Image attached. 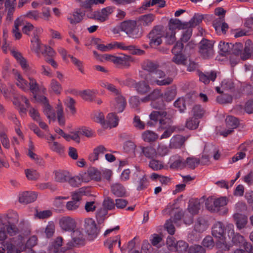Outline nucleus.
<instances>
[{"label":"nucleus","instance_id":"obj_28","mask_svg":"<svg viewBox=\"0 0 253 253\" xmlns=\"http://www.w3.org/2000/svg\"><path fill=\"white\" fill-rule=\"evenodd\" d=\"M145 80L139 82L135 84V88L139 94H144L150 91L151 88Z\"/></svg>","mask_w":253,"mask_h":253},{"label":"nucleus","instance_id":"obj_62","mask_svg":"<svg viewBox=\"0 0 253 253\" xmlns=\"http://www.w3.org/2000/svg\"><path fill=\"white\" fill-rule=\"evenodd\" d=\"M49 146L51 150L57 153H60L63 151V147L59 143L55 141H48Z\"/></svg>","mask_w":253,"mask_h":253},{"label":"nucleus","instance_id":"obj_33","mask_svg":"<svg viewBox=\"0 0 253 253\" xmlns=\"http://www.w3.org/2000/svg\"><path fill=\"white\" fill-rule=\"evenodd\" d=\"M142 154L149 159H153L157 155V152L154 148L149 146L147 147H141Z\"/></svg>","mask_w":253,"mask_h":253},{"label":"nucleus","instance_id":"obj_38","mask_svg":"<svg viewBox=\"0 0 253 253\" xmlns=\"http://www.w3.org/2000/svg\"><path fill=\"white\" fill-rule=\"evenodd\" d=\"M86 194L85 189L81 188L71 194L72 200L80 204V201L83 196Z\"/></svg>","mask_w":253,"mask_h":253},{"label":"nucleus","instance_id":"obj_41","mask_svg":"<svg viewBox=\"0 0 253 253\" xmlns=\"http://www.w3.org/2000/svg\"><path fill=\"white\" fill-rule=\"evenodd\" d=\"M174 56L172 58V61L177 65H185L187 58L181 53H172Z\"/></svg>","mask_w":253,"mask_h":253},{"label":"nucleus","instance_id":"obj_52","mask_svg":"<svg viewBox=\"0 0 253 253\" xmlns=\"http://www.w3.org/2000/svg\"><path fill=\"white\" fill-rule=\"evenodd\" d=\"M170 167L173 169H182L186 167L185 161L179 157L171 163Z\"/></svg>","mask_w":253,"mask_h":253},{"label":"nucleus","instance_id":"obj_58","mask_svg":"<svg viewBox=\"0 0 253 253\" xmlns=\"http://www.w3.org/2000/svg\"><path fill=\"white\" fill-rule=\"evenodd\" d=\"M88 175L91 179H94L96 181H99L101 179V174L100 172L96 169H90L88 171Z\"/></svg>","mask_w":253,"mask_h":253},{"label":"nucleus","instance_id":"obj_21","mask_svg":"<svg viewBox=\"0 0 253 253\" xmlns=\"http://www.w3.org/2000/svg\"><path fill=\"white\" fill-rule=\"evenodd\" d=\"M158 67L159 65L156 62L149 60H145L141 63L142 69L149 73H154Z\"/></svg>","mask_w":253,"mask_h":253},{"label":"nucleus","instance_id":"obj_59","mask_svg":"<svg viewBox=\"0 0 253 253\" xmlns=\"http://www.w3.org/2000/svg\"><path fill=\"white\" fill-rule=\"evenodd\" d=\"M200 209V205L199 203H190L187 209V212L191 213L193 215H195L198 213Z\"/></svg>","mask_w":253,"mask_h":253},{"label":"nucleus","instance_id":"obj_53","mask_svg":"<svg viewBox=\"0 0 253 253\" xmlns=\"http://www.w3.org/2000/svg\"><path fill=\"white\" fill-rule=\"evenodd\" d=\"M149 166L154 170H160L164 167L162 162L155 159H152L149 162Z\"/></svg>","mask_w":253,"mask_h":253},{"label":"nucleus","instance_id":"obj_19","mask_svg":"<svg viewBox=\"0 0 253 253\" xmlns=\"http://www.w3.org/2000/svg\"><path fill=\"white\" fill-rule=\"evenodd\" d=\"M169 31L174 32L176 29H184L188 28V24L187 22H181L178 19H171L169 23Z\"/></svg>","mask_w":253,"mask_h":253},{"label":"nucleus","instance_id":"obj_29","mask_svg":"<svg viewBox=\"0 0 253 253\" xmlns=\"http://www.w3.org/2000/svg\"><path fill=\"white\" fill-rule=\"evenodd\" d=\"M119 119L115 113H109L108 114L105 127H109L110 128L116 127L118 125Z\"/></svg>","mask_w":253,"mask_h":253},{"label":"nucleus","instance_id":"obj_10","mask_svg":"<svg viewBox=\"0 0 253 253\" xmlns=\"http://www.w3.org/2000/svg\"><path fill=\"white\" fill-rule=\"evenodd\" d=\"M60 225L61 228L66 231H73L76 227V222L75 220L70 217L65 216L60 220Z\"/></svg>","mask_w":253,"mask_h":253},{"label":"nucleus","instance_id":"obj_55","mask_svg":"<svg viewBox=\"0 0 253 253\" xmlns=\"http://www.w3.org/2000/svg\"><path fill=\"white\" fill-rule=\"evenodd\" d=\"M32 43V49L37 53H39L41 48V44L39 42V39L37 35H34L32 40H31Z\"/></svg>","mask_w":253,"mask_h":253},{"label":"nucleus","instance_id":"obj_17","mask_svg":"<svg viewBox=\"0 0 253 253\" xmlns=\"http://www.w3.org/2000/svg\"><path fill=\"white\" fill-rule=\"evenodd\" d=\"M212 235L213 237L220 239L224 237L225 227L221 222H217L213 225Z\"/></svg>","mask_w":253,"mask_h":253},{"label":"nucleus","instance_id":"obj_18","mask_svg":"<svg viewBox=\"0 0 253 253\" xmlns=\"http://www.w3.org/2000/svg\"><path fill=\"white\" fill-rule=\"evenodd\" d=\"M233 217L237 227L239 229L244 228L247 224L248 217L244 214L235 213Z\"/></svg>","mask_w":253,"mask_h":253},{"label":"nucleus","instance_id":"obj_36","mask_svg":"<svg viewBox=\"0 0 253 253\" xmlns=\"http://www.w3.org/2000/svg\"><path fill=\"white\" fill-rule=\"evenodd\" d=\"M185 140L186 139L185 137L178 135L171 138L170 144L175 148H180L183 145Z\"/></svg>","mask_w":253,"mask_h":253},{"label":"nucleus","instance_id":"obj_57","mask_svg":"<svg viewBox=\"0 0 253 253\" xmlns=\"http://www.w3.org/2000/svg\"><path fill=\"white\" fill-rule=\"evenodd\" d=\"M151 106L154 109H158L160 111H166L167 110L166 105L162 100L151 102Z\"/></svg>","mask_w":253,"mask_h":253},{"label":"nucleus","instance_id":"obj_22","mask_svg":"<svg viewBox=\"0 0 253 253\" xmlns=\"http://www.w3.org/2000/svg\"><path fill=\"white\" fill-rule=\"evenodd\" d=\"M208 227V221L202 217H198L195 221L194 229L198 232H203Z\"/></svg>","mask_w":253,"mask_h":253},{"label":"nucleus","instance_id":"obj_32","mask_svg":"<svg viewBox=\"0 0 253 253\" xmlns=\"http://www.w3.org/2000/svg\"><path fill=\"white\" fill-rule=\"evenodd\" d=\"M70 178V173L67 171L59 170L55 172V180L59 182L67 181Z\"/></svg>","mask_w":253,"mask_h":253},{"label":"nucleus","instance_id":"obj_11","mask_svg":"<svg viewBox=\"0 0 253 253\" xmlns=\"http://www.w3.org/2000/svg\"><path fill=\"white\" fill-rule=\"evenodd\" d=\"M37 197L38 194L35 192L25 191L19 193V201L20 203L28 204L34 202Z\"/></svg>","mask_w":253,"mask_h":253},{"label":"nucleus","instance_id":"obj_49","mask_svg":"<svg viewBox=\"0 0 253 253\" xmlns=\"http://www.w3.org/2000/svg\"><path fill=\"white\" fill-rule=\"evenodd\" d=\"M186 167L191 169H194L200 163V160L196 158L188 157L186 159Z\"/></svg>","mask_w":253,"mask_h":253},{"label":"nucleus","instance_id":"obj_61","mask_svg":"<svg viewBox=\"0 0 253 253\" xmlns=\"http://www.w3.org/2000/svg\"><path fill=\"white\" fill-rule=\"evenodd\" d=\"M188 253H206V251L201 246L194 245L189 247Z\"/></svg>","mask_w":253,"mask_h":253},{"label":"nucleus","instance_id":"obj_26","mask_svg":"<svg viewBox=\"0 0 253 253\" xmlns=\"http://www.w3.org/2000/svg\"><path fill=\"white\" fill-rule=\"evenodd\" d=\"M115 98V109L118 113H121L125 109L126 103L125 98L120 94Z\"/></svg>","mask_w":253,"mask_h":253},{"label":"nucleus","instance_id":"obj_3","mask_svg":"<svg viewBox=\"0 0 253 253\" xmlns=\"http://www.w3.org/2000/svg\"><path fill=\"white\" fill-rule=\"evenodd\" d=\"M252 42L248 40L245 43V46L241 42H236L235 44H231V53L245 60L249 59L253 52Z\"/></svg>","mask_w":253,"mask_h":253},{"label":"nucleus","instance_id":"obj_9","mask_svg":"<svg viewBox=\"0 0 253 253\" xmlns=\"http://www.w3.org/2000/svg\"><path fill=\"white\" fill-rule=\"evenodd\" d=\"M84 229L88 236L94 237H96L99 232V230L97 228L95 222L90 218L85 219Z\"/></svg>","mask_w":253,"mask_h":253},{"label":"nucleus","instance_id":"obj_54","mask_svg":"<svg viewBox=\"0 0 253 253\" xmlns=\"http://www.w3.org/2000/svg\"><path fill=\"white\" fill-rule=\"evenodd\" d=\"M107 212V210L104 208L100 209L97 211L96 217L99 223H101L103 222L105 218Z\"/></svg>","mask_w":253,"mask_h":253},{"label":"nucleus","instance_id":"obj_51","mask_svg":"<svg viewBox=\"0 0 253 253\" xmlns=\"http://www.w3.org/2000/svg\"><path fill=\"white\" fill-rule=\"evenodd\" d=\"M232 100V96L227 94L219 95L216 98V101L220 104L231 103Z\"/></svg>","mask_w":253,"mask_h":253},{"label":"nucleus","instance_id":"obj_50","mask_svg":"<svg viewBox=\"0 0 253 253\" xmlns=\"http://www.w3.org/2000/svg\"><path fill=\"white\" fill-rule=\"evenodd\" d=\"M25 173L27 178L30 180H36L40 177L39 173L36 170L27 169L25 170Z\"/></svg>","mask_w":253,"mask_h":253},{"label":"nucleus","instance_id":"obj_13","mask_svg":"<svg viewBox=\"0 0 253 253\" xmlns=\"http://www.w3.org/2000/svg\"><path fill=\"white\" fill-rule=\"evenodd\" d=\"M13 74L16 85L24 91L28 92L29 91L28 81L24 79L21 74L17 71L13 70Z\"/></svg>","mask_w":253,"mask_h":253},{"label":"nucleus","instance_id":"obj_37","mask_svg":"<svg viewBox=\"0 0 253 253\" xmlns=\"http://www.w3.org/2000/svg\"><path fill=\"white\" fill-rule=\"evenodd\" d=\"M231 44L224 42L220 41L218 44V48L220 54L222 55H226L231 53Z\"/></svg>","mask_w":253,"mask_h":253},{"label":"nucleus","instance_id":"obj_1","mask_svg":"<svg viewBox=\"0 0 253 253\" xmlns=\"http://www.w3.org/2000/svg\"><path fill=\"white\" fill-rule=\"evenodd\" d=\"M144 79L152 85H168L171 84L173 81L171 78L167 77L166 73L161 70H157L154 73H148L144 77Z\"/></svg>","mask_w":253,"mask_h":253},{"label":"nucleus","instance_id":"obj_15","mask_svg":"<svg viewBox=\"0 0 253 253\" xmlns=\"http://www.w3.org/2000/svg\"><path fill=\"white\" fill-rule=\"evenodd\" d=\"M199 80L205 84H208L210 81L214 82L217 77V72L211 71L206 73H199Z\"/></svg>","mask_w":253,"mask_h":253},{"label":"nucleus","instance_id":"obj_42","mask_svg":"<svg viewBox=\"0 0 253 253\" xmlns=\"http://www.w3.org/2000/svg\"><path fill=\"white\" fill-rule=\"evenodd\" d=\"M5 251L7 253H20L25 249V246L22 245L20 249H16L14 245L8 242L5 243Z\"/></svg>","mask_w":253,"mask_h":253},{"label":"nucleus","instance_id":"obj_63","mask_svg":"<svg viewBox=\"0 0 253 253\" xmlns=\"http://www.w3.org/2000/svg\"><path fill=\"white\" fill-rule=\"evenodd\" d=\"M174 221L171 219L167 220L165 224V228L168 232L170 235H173L175 233V227L173 225Z\"/></svg>","mask_w":253,"mask_h":253},{"label":"nucleus","instance_id":"obj_39","mask_svg":"<svg viewBox=\"0 0 253 253\" xmlns=\"http://www.w3.org/2000/svg\"><path fill=\"white\" fill-rule=\"evenodd\" d=\"M101 86L107 89L114 95H120V94H121V90L119 88H117L113 84H111L108 82H102L101 83Z\"/></svg>","mask_w":253,"mask_h":253},{"label":"nucleus","instance_id":"obj_45","mask_svg":"<svg viewBox=\"0 0 253 253\" xmlns=\"http://www.w3.org/2000/svg\"><path fill=\"white\" fill-rule=\"evenodd\" d=\"M199 121L195 118L192 117L186 120L185 126L189 129H195L199 126Z\"/></svg>","mask_w":253,"mask_h":253},{"label":"nucleus","instance_id":"obj_48","mask_svg":"<svg viewBox=\"0 0 253 253\" xmlns=\"http://www.w3.org/2000/svg\"><path fill=\"white\" fill-rule=\"evenodd\" d=\"M187 249H188V244L186 242L182 240L176 243L175 247L174 249V250L179 253H184Z\"/></svg>","mask_w":253,"mask_h":253},{"label":"nucleus","instance_id":"obj_43","mask_svg":"<svg viewBox=\"0 0 253 253\" xmlns=\"http://www.w3.org/2000/svg\"><path fill=\"white\" fill-rule=\"evenodd\" d=\"M136 189L138 191L142 190L147 188L148 185V181L146 176L143 175L139 177L138 180L135 182Z\"/></svg>","mask_w":253,"mask_h":253},{"label":"nucleus","instance_id":"obj_30","mask_svg":"<svg viewBox=\"0 0 253 253\" xmlns=\"http://www.w3.org/2000/svg\"><path fill=\"white\" fill-rule=\"evenodd\" d=\"M107 149L103 145H99L93 150V152L89 157L90 161L94 162L98 159L99 156L107 151Z\"/></svg>","mask_w":253,"mask_h":253},{"label":"nucleus","instance_id":"obj_64","mask_svg":"<svg viewBox=\"0 0 253 253\" xmlns=\"http://www.w3.org/2000/svg\"><path fill=\"white\" fill-rule=\"evenodd\" d=\"M174 106L177 108L179 111L181 112H184L186 109V105L185 101L183 98H179L177 99L174 103Z\"/></svg>","mask_w":253,"mask_h":253},{"label":"nucleus","instance_id":"obj_40","mask_svg":"<svg viewBox=\"0 0 253 253\" xmlns=\"http://www.w3.org/2000/svg\"><path fill=\"white\" fill-rule=\"evenodd\" d=\"M5 231L6 233L11 236H15L19 232V229L17 226L10 221H7V224H5Z\"/></svg>","mask_w":253,"mask_h":253},{"label":"nucleus","instance_id":"obj_2","mask_svg":"<svg viewBox=\"0 0 253 253\" xmlns=\"http://www.w3.org/2000/svg\"><path fill=\"white\" fill-rule=\"evenodd\" d=\"M121 31L124 32L128 37L133 39H139L143 35V30L137 26L134 20H127L122 22L119 26Z\"/></svg>","mask_w":253,"mask_h":253},{"label":"nucleus","instance_id":"obj_60","mask_svg":"<svg viewBox=\"0 0 253 253\" xmlns=\"http://www.w3.org/2000/svg\"><path fill=\"white\" fill-rule=\"evenodd\" d=\"M127 50L133 55H142L145 54L144 50L137 48L133 45H127Z\"/></svg>","mask_w":253,"mask_h":253},{"label":"nucleus","instance_id":"obj_31","mask_svg":"<svg viewBox=\"0 0 253 253\" xmlns=\"http://www.w3.org/2000/svg\"><path fill=\"white\" fill-rule=\"evenodd\" d=\"M142 139L146 142H152L158 138V135L151 130H146L142 134Z\"/></svg>","mask_w":253,"mask_h":253},{"label":"nucleus","instance_id":"obj_12","mask_svg":"<svg viewBox=\"0 0 253 253\" xmlns=\"http://www.w3.org/2000/svg\"><path fill=\"white\" fill-rule=\"evenodd\" d=\"M84 15V11L77 8L68 15L67 19L71 24L75 25L81 22Z\"/></svg>","mask_w":253,"mask_h":253},{"label":"nucleus","instance_id":"obj_4","mask_svg":"<svg viewBox=\"0 0 253 253\" xmlns=\"http://www.w3.org/2000/svg\"><path fill=\"white\" fill-rule=\"evenodd\" d=\"M227 204V199L222 197L217 199L209 197L205 202L206 208L211 212H219L220 214H226L228 210L225 207Z\"/></svg>","mask_w":253,"mask_h":253},{"label":"nucleus","instance_id":"obj_6","mask_svg":"<svg viewBox=\"0 0 253 253\" xmlns=\"http://www.w3.org/2000/svg\"><path fill=\"white\" fill-rule=\"evenodd\" d=\"M163 35L161 27L159 26H155L148 35V38L150 40L149 44L150 46L156 47L161 44Z\"/></svg>","mask_w":253,"mask_h":253},{"label":"nucleus","instance_id":"obj_34","mask_svg":"<svg viewBox=\"0 0 253 253\" xmlns=\"http://www.w3.org/2000/svg\"><path fill=\"white\" fill-rule=\"evenodd\" d=\"M28 86L29 90L31 91L33 94L37 93L40 90V85L37 83L36 80L33 77L28 78Z\"/></svg>","mask_w":253,"mask_h":253},{"label":"nucleus","instance_id":"obj_46","mask_svg":"<svg viewBox=\"0 0 253 253\" xmlns=\"http://www.w3.org/2000/svg\"><path fill=\"white\" fill-rule=\"evenodd\" d=\"M203 19V16L199 14H195L193 18L188 22V28H193L199 24Z\"/></svg>","mask_w":253,"mask_h":253},{"label":"nucleus","instance_id":"obj_24","mask_svg":"<svg viewBox=\"0 0 253 253\" xmlns=\"http://www.w3.org/2000/svg\"><path fill=\"white\" fill-rule=\"evenodd\" d=\"M111 192L118 197H125L126 196V190L123 185L120 183H116L111 186Z\"/></svg>","mask_w":253,"mask_h":253},{"label":"nucleus","instance_id":"obj_25","mask_svg":"<svg viewBox=\"0 0 253 253\" xmlns=\"http://www.w3.org/2000/svg\"><path fill=\"white\" fill-rule=\"evenodd\" d=\"M162 96L161 91L159 89H154L147 96L141 99V102H146L149 101H156L159 100Z\"/></svg>","mask_w":253,"mask_h":253},{"label":"nucleus","instance_id":"obj_35","mask_svg":"<svg viewBox=\"0 0 253 253\" xmlns=\"http://www.w3.org/2000/svg\"><path fill=\"white\" fill-rule=\"evenodd\" d=\"M155 16L153 14H148L139 17V21L142 25L144 26H149L154 20Z\"/></svg>","mask_w":253,"mask_h":253},{"label":"nucleus","instance_id":"obj_23","mask_svg":"<svg viewBox=\"0 0 253 253\" xmlns=\"http://www.w3.org/2000/svg\"><path fill=\"white\" fill-rule=\"evenodd\" d=\"M112 61L117 64L122 65L126 67H129V62L131 60V56L126 55H124L122 56H114L112 57Z\"/></svg>","mask_w":253,"mask_h":253},{"label":"nucleus","instance_id":"obj_47","mask_svg":"<svg viewBox=\"0 0 253 253\" xmlns=\"http://www.w3.org/2000/svg\"><path fill=\"white\" fill-rule=\"evenodd\" d=\"M43 112L47 118L49 119V122L51 120L53 121L55 120V113L53 112L51 106L49 104H46V105H44Z\"/></svg>","mask_w":253,"mask_h":253},{"label":"nucleus","instance_id":"obj_5","mask_svg":"<svg viewBox=\"0 0 253 253\" xmlns=\"http://www.w3.org/2000/svg\"><path fill=\"white\" fill-rule=\"evenodd\" d=\"M214 42L203 39L199 43V52L205 59L212 57L214 53Z\"/></svg>","mask_w":253,"mask_h":253},{"label":"nucleus","instance_id":"obj_16","mask_svg":"<svg viewBox=\"0 0 253 253\" xmlns=\"http://www.w3.org/2000/svg\"><path fill=\"white\" fill-rule=\"evenodd\" d=\"M233 227L234 226L232 224L228 225V228L230 229L228 231V236H232V242L235 245H240L242 244L244 245L246 243H244V237L238 233L235 234Z\"/></svg>","mask_w":253,"mask_h":253},{"label":"nucleus","instance_id":"obj_8","mask_svg":"<svg viewBox=\"0 0 253 253\" xmlns=\"http://www.w3.org/2000/svg\"><path fill=\"white\" fill-rule=\"evenodd\" d=\"M114 7L107 6L102 8L100 11H96L92 13V16L90 17L103 22L108 19L109 16L113 12Z\"/></svg>","mask_w":253,"mask_h":253},{"label":"nucleus","instance_id":"obj_14","mask_svg":"<svg viewBox=\"0 0 253 253\" xmlns=\"http://www.w3.org/2000/svg\"><path fill=\"white\" fill-rule=\"evenodd\" d=\"M169 111H153L149 115L150 119L151 121H153L155 123H158L159 122L160 125V127L164 129V127H162V126L165 124V120L162 119H160V117H166Z\"/></svg>","mask_w":253,"mask_h":253},{"label":"nucleus","instance_id":"obj_27","mask_svg":"<svg viewBox=\"0 0 253 253\" xmlns=\"http://www.w3.org/2000/svg\"><path fill=\"white\" fill-rule=\"evenodd\" d=\"M117 242H118L119 247L120 248L121 251L122 252H124L125 250L123 249V248H121V247H120L121 246V240H120V237L119 236H117L108 239L104 242V245L110 250V253H112V249L114 246H116Z\"/></svg>","mask_w":253,"mask_h":253},{"label":"nucleus","instance_id":"obj_56","mask_svg":"<svg viewBox=\"0 0 253 253\" xmlns=\"http://www.w3.org/2000/svg\"><path fill=\"white\" fill-rule=\"evenodd\" d=\"M221 86L224 90H231L234 88V84L231 80L225 79L222 81Z\"/></svg>","mask_w":253,"mask_h":253},{"label":"nucleus","instance_id":"obj_44","mask_svg":"<svg viewBox=\"0 0 253 253\" xmlns=\"http://www.w3.org/2000/svg\"><path fill=\"white\" fill-rule=\"evenodd\" d=\"M225 121L227 126L233 129L237 127L239 124L238 119L232 116L227 117Z\"/></svg>","mask_w":253,"mask_h":253},{"label":"nucleus","instance_id":"obj_7","mask_svg":"<svg viewBox=\"0 0 253 253\" xmlns=\"http://www.w3.org/2000/svg\"><path fill=\"white\" fill-rule=\"evenodd\" d=\"M72 241L69 242L67 244L66 250L84 245V235L80 230L76 229L72 231Z\"/></svg>","mask_w":253,"mask_h":253},{"label":"nucleus","instance_id":"obj_20","mask_svg":"<svg viewBox=\"0 0 253 253\" xmlns=\"http://www.w3.org/2000/svg\"><path fill=\"white\" fill-rule=\"evenodd\" d=\"M63 238L61 237H57L53 243L52 246L49 249V253H63L65 250L60 248L62 245Z\"/></svg>","mask_w":253,"mask_h":253}]
</instances>
